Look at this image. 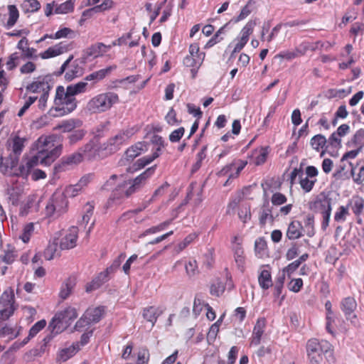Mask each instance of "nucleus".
<instances>
[{
  "label": "nucleus",
  "mask_w": 364,
  "mask_h": 364,
  "mask_svg": "<svg viewBox=\"0 0 364 364\" xmlns=\"http://www.w3.org/2000/svg\"><path fill=\"white\" fill-rule=\"evenodd\" d=\"M57 136L42 135L33 144L32 149L36 151L33 156L41 165L50 166L60 156L62 145H55Z\"/></svg>",
  "instance_id": "obj_2"
},
{
  "label": "nucleus",
  "mask_w": 364,
  "mask_h": 364,
  "mask_svg": "<svg viewBox=\"0 0 364 364\" xmlns=\"http://www.w3.org/2000/svg\"><path fill=\"white\" fill-rule=\"evenodd\" d=\"M256 25V20H250L241 29L240 36L249 40L250 36L253 33Z\"/></svg>",
  "instance_id": "obj_53"
},
{
  "label": "nucleus",
  "mask_w": 364,
  "mask_h": 364,
  "mask_svg": "<svg viewBox=\"0 0 364 364\" xmlns=\"http://www.w3.org/2000/svg\"><path fill=\"white\" fill-rule=\"evenodd\" d=\"M51 85L46 77H38L26 86V90L31 93L50 92Z\"/></svg>",
  "instance_id": "obj_12"
},
{
  "label": "nucleus",
  "mask_w": 364,
  "mask_h": 364,
  "mask_svg": "<svg viewBox=\"0 0 364 364\" xmlns=\"http://www.w3.org/2000/svg\"><path fill=\"white\" fill-rule=\"evenodd\" d=\"M269 154L268 147H262L255 152V163L256 165L264 164Z\"/></svg>",
  "instance_id": "obj_47"
},
{
  "label": "nucleus",
  "mask_w": 364,
  "mask_h": 364,
  "mask_svg": "<svg viewBox=\"0 0 364 364\" xmlns=\"http://www.w3.org/2000/svg\"><path fill=\"white\" fill-rule=\"evenodd\" d=\"M100 150H102L101 146H99L95 140H91L80 149V153H82L83 158L92 159L99 154Z\"/></svg>",
  "instance_id": "obj_23"
},
{
  "label": "nucleus",
  "mask_w": 364,
  "mask_h": 364,
  "mask_svg": "<svg viewBox=\"0 0 364 364\" xmlns=\"http://www.w3.org/2000/svg\"><path fill=\"white\" fill-rule=\"evenodd\" d=\"M0 303L4 306H14V293L11 288L6 289L1 294Z\"/></svg>",
  "instance_id": "obj_38"
},
{
  "label": "nucleus",
  "mask_w": 364,
  "mask_h": 364,
  "mask_svg": "<svg viewBox=\"0 0 364 364\" xmlns=\"http://www.w3.org/2000/svg\"><path fill=\"white\" fill-rule=\"evenodd\" d=\"M82 122L79 119H70L62 122L55 129H61L63 132H70L74 129L80 127Z\"/></svg>",
  "instance_id": "obj_33"
},
{
  "label": "nucleus",
  "mask_w": 364,
  "mask_h": 364,
  "mask_svg": "<svg viewBox=\"0 0 364 364\" xmlns=\"http://www.w3.org/2000/svg\"><path fill=\"white\" fill-rule=\"evenodd\" d=\"M238 217L243 223H246L251 219L250 204L242 203L240 205Z\"/></svg>",
  "instance_id": "obj_44"
},
{
  "label": "nucleus",
  "mask_w": 364,
  "mask_h": 364,
  "mask_svg": "<svg viewBox=\"0 0 364 364\" xmlns=\"http://www.w3.org/2000/svg\"><path fill=\"white\" fill-rule=\"evenodd\" d=\"M16 256L14 248L8 245L7 248L4 250V255H1V258L5 263L11 264L15 260Z\"/></svg>",
  "instance_id": "obj_55"
},
{
  "label": "nucleus",
  "mask_w": 364,
  "mask_h": 364,
  "mask_svg": "<svg viewBox=\"0 0 364 364\" xmlns=\"http://www.w3.org/2000/svg\"><path fill=\"white\" fill-rule=\"evenodd\" d=\"M75 284L76 282L74 277L66 279L60 287L59 291L60 298L63 300L66 299L71 294Z\"/></svg>",
  "instance_id": "obj_27"
},
{
  "label": "nucleus",
  "mask_w": 364,
  "mask_h": 364,
  "mask_svg": "<svg viewBox=\"0 0 364 364\" xmlns=\"http://www.w3.org/2000/svg\"><path fill=\"white\" fill-rule=\"evenodd\" d=\"M9 198L13 205H17L20 196L22 194V189L18 186H12L7 190Z\"/></svg>",
  "instance_id": "obj_46"
},
{
  "label": "nucleus",
  "mask_w": 364,
  "mask_h": 364,
  "mask_svg": "<svg viewBox=\"0 0 364 364\" xmlns=\"http://www.w3.org/2000/svg\"><path fill=\"white\" fill-rule=\"evenodd\" d=\"M173 222V219L167 220L156 226L151 227L146 229L141 235V236H146L148 235L156 234L161 231L164 230L168 225Z\"/></svg>",
  "instance_id": "obj_40"
},
{
  "label": "nucleus",
  "mask_w": 364,
  "mask_h": 364,
  "mask_svg": "<svg viewBox=\"0 0 364 364\" xmlns=\"http://www.w3.org/2000/svg\"><path fill=\"white\" fill-rule=\"evenodd\" d=\"M314 209L315 211L322 215L323 220L321 223V228L325 230L329 225L330 217L331 215V200L328 198H323L316 200L314 203Z\"/></svg>",
  "instance_id": "obj_10"
},
{
  "label": "nucleus",
  "mask_w": 364,
  "mask_h": 364,
  "mask_svg": "<svg viewBox=\"0 0 364 364\" xmlns=\"http://www.w3.org/2000/svg\"><path fill=\"white\" fill-rule=\"evenodd\" d=\"M80 345L78 342L73 343L68 347L59 350L56 360L58 362H65L72 358L80 350Z\"/></svg>",
  "instance_id": "obj_20"
},
{
  "label": "nucleus",
  "mask_w": 364,
  "mask_h": 364,
  "mask_svg": "<svg viewBox=\"0 0 364 364\" xmlns=\"http://www.w3.org/2000/svg\"><path fill=\"white\" fill-rule=\"evenodd\" d=\"M9 10V18L6 21L5 26L7 28H10L13 27L16 23L18 17L19 13L17 7L15 5H9L8 6Z\"/></svg>",
  "instance_id": "obj_36"
},
{
  "label": "nucleus",
  "mask_w": 364,
  "mask_h": 364,
  "mask_svg": "<svg viewBox=\"0 0 364 364\" xmlns=\"http://www.w3.org/2000/svg\"><path fill=\"white\" fill-rule=\"evenodd\" d=\"M39 209L37 196L36 195H30L27 197L26 201L21 205L20 214L26 215L29 213L37 212Z\"/></svg>",
  "instance_id": "obj_22"
},
{
  "label": "nucleus",
  "mask_w": 364,
  "mask_h": 364,
  "mask_svg": "<svg viewBox=\"0 0 364 364\" xmlns=\"http://www.w3.org/2000/svg\"><path fill=\"white\" fill-rule=\"evenodd\" d=\"M196 237V235L195 234H190L187 237L184 238V240L178 243L175 247H174V252L176 255H178L180 252H181L188 245H190Z\"/></svg>",
  "instance_id": "obj_54"
},
{
  "label": "nucleus",
  "mask_w": 364,
  "mask_h": 364,
  "mask_svg": "<svg viewBox=\"0 0 364 364\" xmlns=\"http://www.w3.org/2000/svg\"><path fill=\"white\" fill-rule=\"evenodd\" d=\"M113 6V1L111 0H106L100 5L95 6L88 10L83 12V15L85 16L87 14L91 13H100L111 9Z\"/></svg>",
  "instance_id": "obj_43"
},
{
  "label": "nucleus",
  "mask_w": 364,
  "mask_h": 364,
  "mask_svg": "<svg viewBox=\"0 0 364 364\" xmlns=\"http://www.w3.org/2000/svg\"><path fill=\"white\" fill-rule=\"evenodd\" d=\"M41 7V4L37 0H25L21 4V8L25 12H35Z\"/></svg>",
  "instance_id": "obj_49"
},
{
  "label": "nucleus",
  "mask_w": 364,
  "mask_h": 364,
  "mask_svg": "<svg viewBox=\"0 0 364 364\" xmlns=\"http://www.w3.org/2000/svg\"><path fill=\"white\" fill-rule=\"evenodd\" d=\"M316 181V178H314V179L309 178V177L306 176L304 178L301 177L299 183H300L301 187L305 192H309L312 190Z\"/></svg>",
  "instance_id": "obj_61"
},
{
  "label": "nucleus",
  "mask_w": 364,
  "mask_h": 364,
  "mask_svg": "<svg viewBox=\"0 0 364 364\" xmlns=\"http://www.w3.org/2000/svg\"><path fill=\"white\" fill-rule=\"evenodd\" d=\"M77 316L76 309L70 306L56 314L49 324L51 333L57 335L63 332Z\"/></svg>",
  "instance_id": "obj_6"
},
{
  "label": "nucleus",
  "mask_w": 364,
  "mask_h": 364,
  "mask_svg": "<svg viewBox=\"0 0 364 364\" xmlns=\"http://www.w3.org/2000/svg\"><path fill=\"white\" fill-rule=\"evenodd\" d=\"M266 321L264 318H259L254 326L251 345L257 346L259 344L261 338L264 332Z\"/></svg>",
  "instance_id": "obj_24"
},
{
  "label": "nucleus",
  "mask_w": 364,
  "mask_h": 364,
  "mask_svg": "<svg viewBox=\"0 0 364 364\" xmlns=\"http://www.w3.org/2000/svg\"><path fill=\"white\" fill-rule=\"evenodd\" d=\"M348 208L350 207L353 213L358 216L360 215L364 208V200L359 197H353L348 204Z\"/></svg>",
  "instance_id": "obj_34"
},
{
  "label": "nucleus",
  "mask_w": 364,
  "mask_h": 364,
  "mask_svg": "<svg viewBox=\"0 0 364 364\" xmlns=\"http://www.w3.org/2000/svg\"><path fill=\"white\" fill-rule=\"evenodd\" d=\"M18 336V332H16L15 328L9 326H5L0 328V337H8L9 339L12 340Z\"/></svg>",
  "instance_id": "obj_58"
},
{
  "label": "nucleus",
  "mask_w": 364,
  "mask_h": 364,
  "mask_svg": "<svg viewBox=\"0 0 364 364\" xmlns=\"http://www.w3.org/2000/svg\"><path fill=\"white\" fill-rule=\"evenodd\" d=\"M107 272L100 273L90 282L86 284L85 291L87 292H91L99 289L102 285V284L107 281Z\"/></svg>",
  "instance_id": "obj_29"
},
{
  "label": "nucleus",
  "mask_w": 364,
  "mask_h": 364,
  "mask_svg": "<svg viewBox=\"0 0 364 364\" xmlns=\"http://www.w3.org/2000/svg\"><path fill=\"white\" fill-rule=\"evenodd\" d=\"M349 215L348 206H340L334 215V220L337 223H343L346 220V217Z\"/></svg>",
  "instance_id": "obj_52"
},
{
  "label": "nucleus",
  "mask_w": 364,
  "mask_h": 364,
  "mask_svg": "<svg viewBox=\"0 0 364 364\" xmlns=\"http://www.w3.org/2000/svg\"><path fill=\"white\" fill-rule=\"evenodd\" d=\"M119 98L114 92H105L92 97L86 105V109L90 114H101L109 111L114 105L119 103Z\"/></svg>",
  "instance_id": "obj_4"
},
{
  "label": "nucleus",
  "mask_w": 364,
  "mask_h": 364,
  "mask_svg": "<svg viewBox=\"0 0 364 364\" xmlns=\"http://www.w3.org/2000/svg\"><path fill=\"white\" fill-rule=\"evenodd\" d=\"M357 307V303L353 297L348 296L342 299L341 309L344 313L347 319L355 318L354 311Z\"/></svg>",
  "instance_id": "obj_19"
},
{
  "label": "nucleus",
  "mask_w": 364,
  "mask_h": 364,
  "mask_svg": "<svg viewBox=\"0 0 364 364\" xmlns=\"http://www.w3.org/2000/svg\"><path fill=\"white\" fill-rule=\"evenodd\" d=\"M115 68H116L115 65H111V66H108L105 68L97 70L95 72H93V73L87 75L85 77V80L93 81L94 82H97L103 80L107 75H108Z\"/></svg>",
  "instance_id": "obj_26"
},
{
  "label": "nucleus",
  "mask_w": 364,
  "mask_h": 364,
  "mask_svg": "<svg viewBox=\"0 0 364 364\" xmlns=\"http://www.w3.org/2000/svg\"><path fill=\"white\" fill-rule=\"evenodd\" d=\"M77 106L75 97L68 94L63 86H58L54 99V106L49 110L53 117H60L73 112Z\"/></svg>",
  "instance_id": "obj_3"
},
{
  "label": "nucleus",
  "mask_w": 364,
  "mask_h": 364,
  "mask_svg": "<svg viewBox=\"0 0 364 364\" xmlns=\"http://www.w3.org/2000/svg\"><path fill=\"white\" fill-rule=\"evenodd\" d=\"M304 228L298 220L291 222L287 228L286 236L289 240H296L302 236Z\"/></svg>",
  "instance_id": "obj_25"
},
{
  "label": "nucleus",
  "mask_w": 364,
  "mask_h": 364,
  "mask_svg": "<svg viewBox=\"0 0 364 364\" xmlns=\"http://www.w3.org/2000/svg\"><path fill=\"white\" fill-rule=\"evenodd\" d=\"M75 32L69 28H63L58 30L55 34V39H60L63 38H74Z\"/></svg>",
  "instance_id": "obj_60"
},
{
  "label": "nucleus",
  "mask_w": 364,
  "mask_h": 364,
  "mask_svg": "<svg viewBox=\"0 0 364 364\" xmlns=\"http://www.w3.org/2000/svg\"><path fill=\"white\" fill-rule=\"evenodd\" d=\"M82 159L83 156L80 152L74 153L68 156L63 157L60 162L55 166V171L56 173L65 171L69 169L70 166L79 164Z\"/></svg>",
  "instance_id": "obj_13"
},
{
  "label": "nucleus",
  "mask_w": 364,
  "mask_h": 364,
  "mask_svg": "<svg viewBox=\"0 0 364 364\" xmlns=\"http://www.w3.org/2000/svg\"><path fill=\"white\" fill-rule=\"evenodd\" d=\"M136 131L137 129L134 127L120 131L102 144L101 149L109 154L116 152Z\"/></svg>",
  "instance_id": "obj_7"
},
{
  "label": "nucleus",
  "mask_w": 364,
  "mask_h": 364,
  "mask_svg": "<svg viewBox=\"0 0 364 364\" xmlns=\"http://www.w3.org/2000/svg\"><path fill=\"white\" fill-rule=\"evenodd\" d=\"M34 232V225L33 223H30L26 224L23 229L22 233L19 235V238L24 242L26 243L29 241L31 236Z\"/></svg>",
  "instance_id": "obj_56"
},
{
  "label": "nucleus",
  "mask_w": 364,
  "mask_h": 364,
  "mask_svg": "<svg viewBox=\"0 0 364 364\" xmlns=\"http://www.w3.org/2000/svg\"><path fill=\"white\" fill-rule=\"evenodd\" d=\"M149 353L146 349H141L137 353L136 364H148Z\"/></svg>",
  "instance_id": "obj_64"
},
{
  "label": "nucleus",
  "mask_w": 364,
  "mask_h": 364,
  "mask_svg": "<svg viewBox=\"0 0 364 364\" xmlns=\"http://www.w3.org/2000/svg\"><path fill=\"white\" fill-rule=\"evenodd\" d=\"M163 311L164 310L161 307L149 306L144 310L143 316L147 321L151 322V327H153Z\"/></svg>",
  "instance_id": "obj_28"
},
{
  "label": "nucleus",
  "mask_w": 364,
  "mask_h": 364,
  "mask_svg": "<svg viewBox=\"0 0 364 364\" xmlns=\"http://www.w3.org/2000/svg\"><path fill=\"white\" fill-rule=\"evenodd\" d=\"M70 49V45L64 42H60L53 46L49 47L44 52L41 53L39 57L42 59L54 58L68 52Z\"/></svg>",
  "instance_id": "obj_17"
},
{
  "label": "nucleus",
  "mask_w": 364,
  "mask_h": 364,
  "mask_svg": "<svg viewBox=\"0 0 364 364\" xmlns=\"http://www.w3.org/2000/svg\"><path fill=\"white\" fill-rule=\"evenodd\" d=\"M350 144L353 147L362 150L364 147V129H358L353 135Z\"/></svg>",
  "instance_id": "obj_41"
},
{
  "label": "nucleus",
  "mask_w": 364,
  "mask_h": 364,
  "mask_svg": "<svg viewBox=\"0 0 364 364\" xmlns=\"http://www.w3.org/2000/svg\"><path fill=\"white\" fill-rule=\"evenodd\" d=\"M75 0H68L65 2L58 5L55 9V13L64 14L73 10Z\"/></svg>",
  "instance_id": "obj_48"
},
{
  "label": "nucleus",
  "mask_w": 364,
  "mask_h": 364,
  "mask_svg": "<svg viewBox=\"0 0 364 364\" xmlns=\"http://www.w3.org/2000/svg\"><path fill=\"white\" fill-rule=\"evenodd\" d=\"M18 157L10 155L0 159V171L7 176H14L16 166L18 165Z\"/></svg>",
  "instance_id": "obj_16"
},
{
  "label": "nucleus",
  "mask_w": 364,
  "mask_h": 364,
  "mask_svg": "<svg viewBox=\"0 0 364 364\" xmlns=\"http://www.w3.org/2000/svg\"><path fill=\"white\" fill-rule=\"evenodd\" d=\"M85 135V131L83 129H77L74 131L69 135L68 139L70 144H74L78 141L81 140Z\"/></svg>",
  "instance_id": "obj_62"
},
{
  "label": "nucleus",
  "mask_w": 364,
  "mask_h": 364,
  "mask_svg": "<svg viewBox=\"0 0 364 364\" xmlns=\"http://www.w3.org/2000/svg\"><path fill=\"white\" fill-rule=\"evenodd\" d=\"M185 133V129L183 127H179L177 129L173 130L168 136L171 142L175 143L180 141Z\"/></svg>",
  "instance_id": "obj_63"
},
{
  "label": "nucleus",
  "mask_w": 364,
  "mask_h": 364,
  "mask_svg": "<svg viewBox=\"0 0 364 364\" xmlns=\"http://www.w3.org/2000/svg\"><path fill=\"white\" fill-rule=\"evenodd\" d=\"M205 56V53H201L198 58L187 55L183 60V63L187 67L200 68L203 63Z\"/></svg>",
  "instance_id": "obj_35"
},
{
  "label": "nucleus",
  "mask_w": 364,
  "mask_h": 364,
  "mask_svg": "<svg viewBox=\"0 0 364 364\" xmlns=\"http://www.w3.org/2000/svg\"><path fill=\"white\" fill-rule=\"evenodd\" d=\"M225 289L224 284L220 280H216L211 284L210 293L212 296L219 297L224 293Z\"/></svg>",
  "instance_id": "obj_50"
},
{
  "label": "nucleus",
  "mask_w": 364,
  "mask_h": 364,
  "mask_svg": "<svg viewBox=\"0 0 364 364\" xmlns=\"http://www.w3.org/2000/svg\"><path fill=\"white\" fill-rule=\"evenodd\" d=\"M82 74V68L75 61L65 73V77L68 80H71L76 77L80 76Z\"/></svg>",
  "instance_id": "obj_39"
},
{
  "label": "nucleus",
  "mask_w": 364,
  "mask_h": 364,
  "mask_svg": "<svg viewBox=\"0 0 364 364\" xmlns=\"http://www.w3.org/2000/svg\"><path fill=\"white\" fill-rule=\"evenodd\" d=\"M326 144H328L327 139L322 134H316L314 136L310 141L311 147L317 151L322 150Z\"/></svg>",
  "instance_id": "obj_37"
},
{
  "label": "nucleus",
  "mask_w": 364,
  "mask_h": 364,
  "mask_svg": "<svg viewBox=\"0 0 364 364\" xmlns=\"http://www.w3.org/2000/svg\"><path fill=\"white\" fill-rule=\"evenodd\" d=\"M247 164V162L245 161L234 160L224 166L218 173L219 176H228L224 186L228 185L230 180L237 178Z\"/></svg>",
  "instance_id": "obj_9"
},
{
  "label": "nucleus",
  "mask_w": 364,
  "mask_h": 364,
  "mask_svg": "<svg viewBox=\"0 0 364 364\" xmlns=\"http://www.w3.org/2000/svg\"><path fill=\"white\" fill-rule=\"evenodd\" d=\"M156 165L146 168L142 173L136 177L132 181L124 179L123 175L113 174L110 176L107 183L112 184V181L119 180V183L113 191V198H127L137 190L143 187L148 180L155 173Z\"/></svg>",
  "instance_id": "obj_1"
},
{
  "label": "nucleus",
  "mask_w": 364,
  "mask_h": 364,
  "mask_svg": "<svg viewBox=\"0 0 364 364\" xmlns=\"http://www.w3.org/2000/svg\"><path fill=\"white\" fill-rule=\"evenodd\" d=\"M316 43L315 44L311 43L309 42H302L297 47L295 48L296 53L299 57L303 56L306 54L308 50H315L317 48Z\"/></svg>",
  "instance_id": "obj_42"
},
{
  "label": "nucleus",
  "mask_w": 364,
  "mask_h": 364,
  "mask_svg": "<svg viewBox=\"0 0 364 364\" xmlns=\"http://www.w3.org/2000/svg\"><path fill=\"white\" fill-rule=\"evenodd\" d=\"M24 142L25 139L19 136H16L13 139L12 151L14 154V156L18 157V155L21 153L24 147Z\"/></svg>",
  "instance_id": "obj_57"
},
{
  "label": "nucleus",
  "mask_w": 364,
  "mask_h": 364,
  "mask_svg": "<svg viewBox=\"0 0 364 364\" xmlns=\"http://www.w3.org/2000/svg\"><path fill=\"white\" fill-rule=\"evenodd\" d=\"M232 250L234 254L235 262L238 269L243 272L245 269V257L242 247V238L234 236L232 239Z\"/></svg>",
  "instance_id": "obj_11"
},
{
  "label": "nucleus",
  "mask_w": 364,
  "mask_h": 364,
  "mask_svg": "<svg viewBox=\"0 0 364 364\" xmlns=\"http://www.w3.org/2000/svg\"><path fill=\"white\" fill-rule=\"evenodd\" d=\"M207 304H205L203 296L201 294H197L195 297L194 302H193V311L196 315H199L200 312L203 310V306L205 307V305Z\"/></svg>",
  "instance_id": "obj_59"
},
{
  "label": "nucleus",
  "mask_w": 364,
  "mask_h": 364,
  "mask_svg": "<svg viewBox=\"0 0 364 364\" xmlns=\"http://www.w3.org/2000/svg\"><path fill=\"white\" fill-rule=\"evenodd\" d=\"M333 350L332 345L326 340L311 338L306 343L308 359L322 358V353L333 358Z\"/></svg>",
  "instance_id": "obj_8"
},
{
  "label": "nucleus",
  "mask_w": 364,
  "mask_h": 364,
  "mask_svg": "<svg viewBox=\"0 0 364 364\" xmlns=\"http://www.w3.org/2000/svg\"><path fill=\"white\" fill-rule=\"evenodd\" d=\"M38 164H40L38 161H37V159L33 156L28 159H26L21 161L18 166V165L16 166L14 176L26 178L31 172V169Z\"/></svg>",
  "instance_id": "obj_14"
},
{
  "label": "nucleus",
  "mask_w": 364,
  "mask_h": 364,
  "mask_svg": "<svg viewBox=\"0 0 364 364\" xmlns=\"http://www.w3.org/2000/svg\"><path fill=\"white\" fill-rule=\"evenodd\" d=\"M149 150V144L145 141H139L127 149L124 156L127 161H131Z\"/></svg>",
  "instance_id": "obj_18"
},
{
  "label": "nucleus",
  "mask_w": 364,
  "mask_h": 364,
  "mask_svg": "<svg viewBox=\"0 0 364 364\" xmlns=\"http://www.w3.org/2000/svg\"><path fill=\"white\" fill-rule=\"evenodd\" d=\"M104 313V308L102 306L90 308L85 312V318H87L92 323L98 322Z\"/></svg>",
  "instance_id": "obj_31"
},
{
  "label": "nucleus",
  "mask_w": 364,
  "mask_h": 364,
  "mask_svg": "<svg viewBox=\"0 0 364 364\" xmlns=\"http://www.w3.org/2000/svg\"><path fill=\"white\" fill-rule=\"evenodd\" d=\"M78 237V229L75 226L71 227L62 237L60 242V247L61 250H69L75 247L77 244Z\"/></svg>",
  "instance_id": "obj_15"
},
{
  "label": "nucleus",
  "mask_w": 364,
  "mask_h": 364,
  "mask_svg": "<svg viewBox=\"0 0 364 364\" xmlns=\"http://www.w3.org/2000/svg\"><path fill=\"white\" fill-rule=\"evenodd\" d=\"M306 234L308 237H312L315 235L314 217L312 215H307L304 220Z\"/></svg>",
  "instance_id": "obj_51"
},
{
  "label": "nucleus",
  "mask_w": 364,
  "mask_h": 364,
  "mask_svg": "<svg viewBox=\"0 0 364 364\" xmlns=\"http://www.w3.org/2000/svg\"><path fill=\"white\" fill-rule=\"evenodd\" d=\"M258 282L260 287L263 289H268L272 286L271 273L269 270L263 269L259 272Z\"/></svg>",
  "instance_id": "obj_32"
},
{
  "label": "nucleus",
  "mask_w": 364,
  "mask_h": 364,
  "mask_svg": "<svg viewBox=\"0 0 364 364\" xmlns=\"http://www.w3.org/2000/svg\"><path fill=\"white\" fill-rule=\"evenodd\" d=\"M87 82L84 81H80L75 84H71L65 88L68 94L73 97H75L76 95L85 93L87 91Z\"/></svg>",
  "instance_id": "obj_30"
},
{
  "label": "nucleus",
  "mask_w": 364,
  "mask_h": 364,
  "mask_svg": "<svg viewBox=\"0 0 364 364\" xmlns=\"http://www.w3.org/2000/svg\"><path fill=\"white\" fill-rule=\"evenodd\" d=\"M112 48V46H106L102 43H97L92 45L85 51V58H95L102 55L108 50Z\"/></svg>",
  "instance_id": "obj_21"
},
{
  "label": "nucleus",
  "mask_w": 364,
  "mask_h": 364,
  "mask_svg": "<svg viewBox=\"0 0 364 364\" xmlns=\"http://www.w3.org/2000/svg\"><path fill=\"white\" fill-rule=\"evenodd\" d=\"M159 156V153L154 152L151 155L146 156L139 159L135 164L136 168L140 169L144 168L146 165L151 164L154 159L158 158Z\"/></svg>",
  "instance_id": "obj_45"
},
{
  "label": "nucleus",
  "mask_w": 364,
  "mask_h": 364,
  "mask_svg": "<svg viewBox=\"0 0 364 364\" xmlns=\"http://www.w3.org/2000/svg\"><path fill=\"white\" fill-rule=\"evenodd\" d=\"M68 210V201L64 193L61 191H56L53 193L48 201L45 214L47 217L58 218Z\"/></svg>",
  "instance_id": "obj_5"
}]
</instances>
